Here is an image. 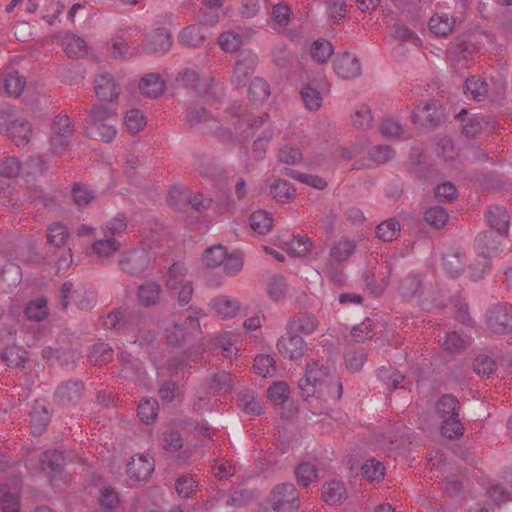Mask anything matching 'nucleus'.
Returning <instances> with one entry per match:
<instances>
[{"label": "nucleus", "instance_id": "obj_1", "mask_svg": "<svg viewBox=\"0 0 512 512\" xmlns=\"http://www.w3.org/2000/svg\"><path fill=\"white\" fill-rule=\"evenodd\" d=\"M436 413L442 419L441 434L448 439L462 436L464 427L459 420L460 403L450 394L443 395L435 405Z\"/></svg>", "mask_w": 512, "mask_h": 512}, {"label": "nucleus", "instance_id": "obj_2", "mask_svg": "<svg viewBox=\"0 0 512 512\" xmlns=\"http://www.w3.org/2000/svg\"><path fill=\"white\" fill-rule=\"evenodd\" d=\"M504 235H499L495 230L483 231L479 233L475 239V247L480 256L479 266L482 271L479 274L472 273L471 276L474 280L482 279L490 270V258L501 251L500 238Z\"/></svg>", "mask_w": 512, "mask_h": 512}, {"label": "nucleus", "instance_id": "obj_3", "mask_svg": "<svg viewBox=\"0 0 512 512\" xmlns=\"http://www.w3.org/2000/svg\"><path fill=\"white\" fill-rule=\"evenodd\" d=\"M206 315L205 311L201 308L189 307L184 323L176 324L174 330L167 335V338L172 344H178L181 340L201 334L200 319Z\"/></svg>", "mask_w": 512, "mask_h": 512}, {"label": "nucleus", "instance_id": "obj_4", "mask_svg": "<svg viewBox=\"0 0 512 512\" xmlns=\"http://www.w3.org/2000/svg\"><path fill=\"white\" fill-rule=\"evenodd\" d=\"M151 262V253L143 247L122 253L118 260L121 270L133 277H140L150 267Z\"/></svg>", "mask_w": 512, "mask_h": 512}, {"label": "nucleus", "instance_id": "obj_5", "mask_svg": "<svg viewBox=\"0 0 512 512\" xmlns=\"http://www.w3.org/2000/svg\"><path fill=\"white\" fill-rule=\"evenodd\" d=\"M270 502L276 512H296L300 506L296 487L292 483L276 486L272 491Z\"/></svg>", "mask_w": 512, "mask_h": 512}, {"label": "nucleus", "instance_id": "obj_6", "mask_svg": "<svg viewBox=\"0 0 512 512\" xmlns=\"http://www.w3.org/2000/svg\"><path fill=\"white\" fill-rule=\"evenodd\" d=\"M489 329L498 334L512 332V306L507 303H497L486 312Z\"/></svg>", "mask_w": 512, "mask_h": 512}, {"label": "nucleus", "instance_id": "obj_7", "mask_svg": "<svg viewBox=\"0 0 512 512\" xmlns=\"http://www.w3.org/2000/svg\"><path fill=\"white\" fill-rule=\"evenodd\" d=\"M329 366L320 365L319 361L313 360L306 366L305 377L299 381V389L304 398L312 396L317 385H320L330 375Z\"/></svg>", "mask_w": 512, "mask_h": 512}, {"label": "nucleus", "instance_id": "obj_8", "mask_svg": "<svg viewBox=\"0 0 512 512\" xmlns=\"http://www.w3.org/2000/svg\"><path fill=\"white\" fill-rule=\"evenodd\" d=\"M257 62L258 58L256 54L250 51L240 52L233 70L231 84L235 88L245 86L254 73Z\"/></svg>", "mask_w": 512, "mask_h": 512}, {"label": "nucleus", "instance_id": "obj_9", "mask_svg": "<svg viewBox=\"0 0 512 512\" xmlns=\"http://www.w3.org/2000/svg\"><path fill=\"white\" fill-rule=\"evenodd\" d=\"M178 86L191 89L198 95H206L212 88V78L200 77L198 73L190 68H185L178 73L176 79Z\"/></svg>", "mask_w": 512, "mask_h": 512}, {"label": "nucleus", "instance_id": "obj_10", "mask_svg": "<svg viewBox=\"0 0 512 512\" xmlns=\"http://www.w3.org/2000/svg\"><path fill=\"white\" fill-rule=\"evenodd\" d=\"M96 303V296L93 290H60L59 304L63 309L71 305L87 310Z\"/></svg>", "mask_w": 512, "mask_h": 512}, {"label": "nucleus", "instance_id": "obj_11", "mask_svg": "<svg viewBox=\"0 0 512 512\" xmlns=\"http://www.w3.org/2000/svg\"><path fill=\"white\" fill-rule=\"evenodd\" d=\"M21 481L12 479L9 483H0V508L2 512H18L20 509Z\"/></svg>", "mask_w": 512, "mask_h": 512}, {"label": "nucleus", "instance_id": "obj_12", "mask_svg": "<svg viewBox=\"0 0 512 512\" xmlns=\"http://www.w3.org/2000/svg\"><path fill=\"white\" fill-rule=\"evenodd\" d=\"M443 117L441 108L436 101H428L423 106H417L412 115V121L423 127L437 126Z\"/></svg>", "mask_w": 512, "mask_h": 512}, {"label": "nucleus", "instance_id": "obj_13", "mask_svg": "<svg viewBox=\"0 0 512 512\" xmlns=\"http://www.w3.org/2000/svg\"><path fill=\"white\" fill-rule=\"evenodd\" d=\"M277 349L282 356L291 360H298L306 351V343L295 331L287 329V335L278 340Z\"/></svg>", "mask_w": 512, "mask_h": 512}, {"label": "nucleus", "instance_id": "obj_14", "mask_svg": "<svg viewBox=\"0 0 512 512\" xmlns=\"http://www.w3.org/2000/svg\"><path fill=\"white\" fill-rule=\"evenodd\" d=\"M155 469L154 458L149 454H138L131 458L127 465L130 478L137 481L147 480Z\"/></svg>", "mask_w": 512, "mask_h": 512}, {"label": "nucleus", "instance_id": "obj_15", "mask_svg": "<svg viewBox=\"0 0 512 512\" xmlns=\"http://www.w3.org/2000/svg\"><path fill=\"white\" fill-rule=\"evenodd\" d=\"M172 46L171 33L166 28H157L143 46V51L149 54L163 55Z\"/></svg>", "mask_w": 512, "mask_h": 512}, {"label": "nucleus", "instance_id": "obj_16", "mask_svg": "<svg viewBox=\"0 0 512 512\" xmlns=\"http://www.w3.org/2000/svg\"><path fill=\"white\" fill-rule=\"evenodd\" d=\"M334 70L343 79H353L361 75V64L355 55L345 52L335 58Z\"/></svg>", "mask_w": 512, "mask_h": 512}, {"label": "nucleus", "instance_id": "obj_17", "mask_svg": "<svg viewBox=\"0 0 512 512\" xmlns=\"http://www.w3.org/2000/svg\"><path fill=\"white\" fill-rule=\"evenodd\" d=\"M94 89L100 100L108 102L116 100L119 95V85L108 72L101 73L95 78Z\"/></svg>", "mask_w": 512, "mask_h": 512}, {"label": "nucleus", "instance_id": "obj_18", "mask_svg": "<svg viewBox=\"0 0 512 512\" xmlns=\"http://www.w3.org/2000/svg\"><path fill=\"white\" fill-rule=\"evenodd\" d=\"M83 385L80 381L70 380L62 383L55 391V400L62 405L76 403L82 396Z\"/></svg>", "mask_w": 512, "mask_h": 512}, {"label": "nucleus", "instance_id": "obj_19", "mask_svg": "<svg viewBox=\"0 0 512 512\" xmlns=\"http://www.w3.org/2000/svg\"><path fill=\"white\" fill-rule=\"evenodd\" d=\"M187 272L188 270L183 263L176 262L172 264L165 276L167 288H192V281Z\"/></svg>", "mask_w": 512, "mask_h": 512}, {"label": "nucleus", "instance_id": "obj_20", "mask_svg": "<svg viewBox=\"0 0 512 512\" xmlns=\"http://www.w3.org/2000/svg\"><path fill=\"white\" fill-rule=\"evenodd\" d=\"M487 223L491 229L498 232L499 235H506L509 228V215L502 206H491L486 214Z\"/></svg>", "mask_w": 512, "mask_h": 512}, {"label": "nucleus", "instance_id": "obj_21", "mask_svg": "<svg viewBox=\"0 0 512 512\" xmlns=\"http://www.w3.org/2000/svg\"><path fill=\"white\" fill-rule=\"evenodd\" d=\"M12 141L18 147L26 146L32 135L31 124L26 120H10L6 126Z\"/></svg>", "mask_w": 512, "mask_h": 512}, {"label": "nucleus", "instance_id": "obj_22", "mask_svg": "<svg viewBox=\"0 0 512 512\" xmlns=\"http://www.w3.org/2000/svg\"><path fill=\"white\" fill-rule=\"evenodd\" d=\"M206 30L201 25H189L180 32L179 41L188 48L200 47L206 40Z\"/></svg>", "mask_w": 512, "mask_h": 512}, {"label": "nucleus", "instance_id": "obj_23", "mask_svg": "<svg viewBox=\"0 0 512 512\" xmlns=\"http://www.w3.org/2000/svg\"><path fill=\"white\" fill-rule=\"evenodd\" d=\"M30 418L31 433L41 435L49 423L50 414L43 403L36 401L30 412Z\"/></svg>", "mask_w": 512, "mask_h": 512}, {"label": "nucleus", "instance_id": "obj_24", "mask_svg": "<svg viewBox=\"0 0 512 512\" xmlns=\"http://www.w3.org/2000/svg\"><path fill=\"white\" fill-rule=\"evenodd\" d=\"M355 250L356 243L354 240L341 238L339 241L332 245L329 252V260L343 264L349 260V258L354 254Z\"/></svg>", "mask_w": 512, "mask_h": 512}, {"label": "nucleus", "instance_id": "obj_25", "mask_svg": "<svg viewBox=\"0 0 512 512\" xmlns=\"http://www.w3.org/2000/svg\"><path fill=\"white\" fill-rule=\"evenodd\" d=\"M186 120L190 126L211 122V131L219 128L218 121L204 107L197 104L188 106Z\"/></svg>", "mask_w": 512, "mask_h": 512}, {"label": "nucleus", "instance_id": "obj_26", "mask_svg": "<svg viewBox=\"0 0 512 512\" xmlns=\"http://www.w3.org/2000/svg\"><path fill=\"white\" fill-rule=\"evenodd\" d=\"M470 345V338L467 335L453 331L446 333L441 341V346L449 354H458Z\"/></svg>", "mask_w": 512, "mask_h": 512}, {"label": "nucleus", "instance_id": "obj_27", "mask_svg": "<svg viewBox=\"0 0 512 512\" xmlns=\"http://www.w3.org/2000/svg\"><path fill=\"white\" fill-rule=\"evenodd\" d=\"M347 496L344 483L332 480L323 486L322 498L329 505L341 504Z\"/></svg>", "mask_w": 512, "mask_h": 512}, {"label": "nucleus", "instance_id": "obj_28", "mask_svg": "<svg viewBox=\"0 0 512 512\" xmlns=\"http://www.w3.org/2000/svg\"><path fill=\"white\" fill-rule=\"evenodd\" d=\"M139 88L146 96L157 98L165 92L166 86L159 74L151 73L141 79Z\"/></svg>", "mask_w": 512, "mask_h": 512}, {"label": "nucleus", "instance_id": "obj_29", "mask_svg": "<svg viewBox=\"0 0 512 512\" xmlns=\"http://www.w3.org/2000/svg\"><path fill=\"white\" fill-rule=\"evenodd\" d=\"M210 306L222 319L234 317L240 308L238 301L226 296L214 299L211 301Z\"/></svg>", "mask_w": 512, "mask_h": 512}, {"label": "nucleus", "instance_id": "obj_30", "mask_svg": "<svg viewBox=\"0 0 512 512\" xmlns=\"http://www.w3.org/2000/svg\"><path fill=\"white\" fill-rule=\"evenodd\" d=\"M464 93L468 98L476 101H482L487 96L488 84L481 77H469L465 81Z\"/></svg>", "mask_w": 512, "mask_h": 512}, {"label": "nucleus", "instance_id": "obj_31", "mask_svg": "<svg viewBox=\"0 0 512 512\" xmlns=\"http://www.w3.org/2000/svg\"><path fill=\"white\" fill-rule=\"evenodd\" d=\"M238 406L247 414L260 415L263 411L262 402L250 390L241 391L238 395Z\"/></svg>", "mask_w": 512, "mask_h": 512}, {"label": "nucleus", "instance_id": "obj_32", "mask_svg": "<svg viewBox=\"0 0 512 512\" xmlns=\"http://www.w3.org/2000/svg\"><path fill=\"white\" fill-rule=\"evenodd\" d=\"M46 235L49 244L57 248L65 246L70 236L68 228L62 222H55L49 225Z\"/></svg>", "mask_w": 512, "mask_h": 512}, {"label": "nucleus", "instance_id": "obj_33", "mask_svg": "<svg viewBox=\"0 0 512 512\" xmlns=\"http://www.w3.org/2000/svg\"><path fill=\"white\" fill-rule=\"evenodd\" d=\"M1 358L9 367L22 368L27 361V351L21 346H10L4 349Z\"/></svg>", "mask_w": 512, "mask_h": 512}, {"label": "nucleus", "instance_id": "obj_34", "mask_svg": "<svg viewBox=\"0 0 512 512\" xmlns=\"http://www.w3.org/2000/svg\"><path fill=\"white\" fill-rule=\"evenodd\" d=\"M64 51L70 58L79 59L87 54L86 42L74 34L67 35L63 39Z\"/></svg>", "mask_w": 512, "mask_h": 512}, {"label": "nucleus", "instance_id": "obj_35", "mask_svg": "<svg viewBox=\"0 0 512 512\" xmlns=\"http://www.w3.org/2000/svg\"><path fill=\"white\" fill-rule=\"evenodd\" d=\"M454 20L447 14L434 15L429 20V28L437 36L446 37L453 30Z\"/></svg>", "mask_w": 512, "mask_h": 512}, {"label": "nucleus", "instance_id": "obj_36", "mask_svg": "<svg viewBox=\"0 0 512 512\" xmlns=\"http://www.w3.org/2000/svg\"><path fill=\"white\" fill-rule=\"evenodd\" d=\"M237 341L236 333L224 331L215 337L214 345L222 349L225 357H229L239 351V348L236 347Z\"/></svg>", "mask_w": 512, "mask_h": 512}, {"label": "nucleus", "instance_id": "obj_37", "mask_svg": "<svg viewBox=\"0 0 512 512\" xmlns=\"http://www.w3.org/2000/svg\"><path fill=\"white\" fill-rule=\"evenodd\" d=\"M295 188L292 183L278 179L270 186V194L278 202L285 203L292 199L295 195Z\"/></svg>", "mask_w": 512, "mask_h": 512}, {"label": "nucleus", "instance_id": "obj_38", "mask_svg": "<svg viewBox=\"0 0 512 512\" xmlns=\"http://www.w3.org/2000/svg\"><path fill=\"white\" fill-rule=\"evenodd\" d=\"M273 225V219L265 210H258L250 216V227L259 234L268 233Z\"/></svg>", "mask_w": 512, "mask_h": 512}, {"label": "nucleus", "instance_id": "obj_39", "mask_svg": "<svg viewBox=\"0 0 512 512\" xmlns=\"http://www.w3.org/2000/svg\"><path fill=\"white\" fill-rule=\"evenodd\" d=\"M42 469L52 473H61L64 464V456L56 450L45 451L40 459Z\"/></svg>", "mask_w": 512, "mask_h": 512}, {"label": "nucleus", "instance_id": "obj_40", "mask_svg": "<svg viewBox=\"0 0 512 512\" xmlns=\"http://www.w3.org/2000/svg\"><path fill=\"white\" fill-rule=\"evenodd\" d=\"M318 326L317 319L310 314H302L287 325L289 331H300L306 335L313 333Z\"/></svg>", "mask_w": 512, "mask_h": 512}, {"label": "nucleus", "instance_id": "obj_41", "mask_svg": "<svg viewBox=\"0 0 512 512\" xmlns=\"http://www.w3.org/2000/svg\"><path fill=\"white\" fill-rule=\"evenodd\" d=\"M115 111L110 107L104 105H94L91 109L90 115L87 118V123L90 126H97L103 123H108L115 118Z\"/></svg>", "mask_w": 512, "mask_h": 512}, {"label": "nucleus", "instance_id": "obj_42", "mask_svg": "<svg viewBox=\"0 0 512 512\" xmlns=\"http://www.w3.org/2000/svg\"><path fill=\"white\" fill-rule=\"evenodd\" d=\"M297 482L303 487L309 486L318 479V470L311 462H303L295 469Z\"/></svg>", "mask_w": 512, "mask_h": 512}, {"label": "nucleus", "instance_id": "obj_43", "mask_svg": "<svg viewBox=\"0 0 512 512\" xmlns=\"http://www.w3.org/2000/svg\"><path fill=\"white\" fill-rule=\"evenodd\" d=\"M227 256V249L223 245H214L205 250L203 254V263L210 267L216 268L222 265Z\"/></svg>", "mask_w": 512, "mask_h": 512}, {"label": "nucleus", "instance_id": "obj_44", "mask_svg": "<svg viewBox=\"0 0 512 512\" xmlns=\"http://www.w3.org/2000/svg\"><path fill=\"white\" fill-rule=\"evenodd\" d=\"M26 86L25 77L21 76L18 72H9L5 75L3 87L5 91L12 96L18 97L23 92Z\"/></svg>", "mask_w": 512, "mask_h": 512}, {"label": "nucleus", "instance_id": "obj_45", "mask_svg": "<svg viewBox=\"0 0 512 512\" xmlns=\"http://www.w3.org/2000/svg\"><path fill=\"white\" fill-rule=\"evenodd\" d=\"M424 219L431 227L441 229L446 225L449 215L445 208L433 206L425 211Z\"/></svg>", "mask_w": 512, "mask_h": 512}, {"label": "nucleus", "instance_id": "obj_46", "mask_svg": "<svg viewBox=\"0 0 512 512\" xmlns=\"http://www.w3.org/2000/svg\"><path fill=\"white\" fill-rule=\"evenodd\" d=\"M248 93L251 100L262 103L270 96V85L263 78L256 77L250 83Z\"/></svg>", "mask_w": 512, "mask_h": 512}, {"label": "nucleus", "instance_id": "obj_47", "mask_svg": "<svg viewBox=\"0 0 512 512\" xmlns=\"http://www.w3.org/2000/svg\"><path fill=\"white\" fill-rule=\"evenodd\" d=\"M312 245V241L308 237L298 236L286 244V250L289 255L302 258L310 253Z\"/></svg>", "mask_w": 512, "mask_h": 512}, {"label": "nucleus", "instance_id": "obj_48", "mask_svg": "<svg viewBox=\"0 0 512 512\" xmlns=\"http://www.w3.org/2000/svg\"><path fill=\"white\" fill-rule=\"evenodd\" d=\"M120 361L124 377L134 378V376L139 377L141 375L143 370L142 363L131 354L122 352L120 354Z\"/></svg>", "mask_w": 512, "mask_h": 512}, {"label": "nucleus", "instance_id": "obj_49", "mask_svg": "<svg viewBox=\"0 0 512 512\" xmlns=\"http://www.w3.org/2000/svg\"><path fill=\"white\" fill-rule=\"evenodd\" d=\"M113 357V350L109 344L97 343L92 346L89 353V360L94 365H102L109 362Z\"/></svg>", "mask_w": 512, "mask_h": 512}, {"label": "nucleus", "instance_id": "obj_50", "mask_svg": "<svg viewBox=\"0 0 512 512\" xmlns=\"http://www.w3.org/2000/svg\"><path fill=\"white\" fill-rule=\"evenodd\" d=\"M120 249V243L116 239H109L104 237L103 239L97 240L92 245V252L99 258H106Z\"/></svg>", "mask_w": 512, "mask_h": 512}, {"label": "nucleus", "instance_id": "obj_51", "mask_svg": "<svg viewBox=\"0 0 512 512\" xmlns=\"http://www.w3.org/2000/svg\"><path fill=\"white\" fill-rule=\"evenodd\" d=\"M324 275L330 279L335 286L346 285V276L341 263L328 260L323 268Z\"/></svg>", "mask_w": 512, "mask_h": 512}, {"label": "nucleus", "instance_id": "obj_52", "mask_svg": "<svg viewBox=\"0 0 512 512\" xmlns=\"http://www.w3.org/2000/svg\"><path fill=\"white\" fill-rule=\"evenodd\" d=\"M443 267L450 277H457L463 271L464 256L458 252L445 254Z\"/></svg>", "mask_w": 512, "mask_h": 512}, {"label": "nucleus", "instance_id": "obj_53", "mask_svg": "<svg viewBox=\"0 0 512 512\" xmlns=\"http://www.w3.org/2000/svg\"><path fill=\"white\" fill-rule=\"evenodd\" d=\"M25 314L27 315L28 319L34 320V321H42L44 320L48 314V306H47V300L46 299H36L34 301H31L28 303V305L25 308Z\"/></svg>", "mask_w": 512, "mask_h": 512}, {"label": "nucleus", "instance_id": "obj_54", "mask_svg": "<svg viewBox=\"0 0 512 512\" xmlns=\"http://www.w3.org/2000/svg\"><path fill=\"white\" fill-rule=\"evenodd\" d=\"M400 231V224L396 219H388L380 223L376 228V234L384 242H390Z\"/></svg>", "mask_w": 512, "mask_h": 512}, {"label": "nucleus", "instance_id": "obj_55", "mask_svg": "<svg viewBox=\"0 0 512 512\" xmlns=\"http://www.w3.org/2000/svg\"><path fill=\"white\" fill-rule=\"evenodd\" d=\"M158 414V403L155 399H143L138 405V416L144 423H152Z\"/></svg>", "mask_w": 512, "mask_h": 512}, {"label": "nucleus", "instance_id": "obj_56", "mask_svg": "<svg viewBox=\"0 0 512 512\" xmlns=\"http://www.w3.org/2000/svg\"><path fill=\"white\" fill-rule=\"evenodd\" d=\"M124 123L129 133L136 134L145 127L146 118L142 111L132 109L126 113Z\"/></svg>", "mask_w": 512, "mask_h": 512}, {"label": "nucleus", "instance_id": "obj_57", "mask_svg": "<svg viewBox=\"0 0 512 512\" xmlns=\"http://www.w3.org/2000/svg\"><path fill=\"white\" fill-rule=\"evenodd\" d=\"M272 56L274 63L282 69L289 68L294 62L293 54L287 45L283 43H279L274 47Z\"/></svg>", "mask_w": 512, "mask_h": 512}, {"label": "nucleus", "instance_id": "obj_58", "mask_svg": "<svg viewBox=\"0 0 512 512\" xmlns=\"http://www.w3.org/2000/svg\"><path fill=\"white\" fill-rule=\"evenodd\" d=\"M362 474L369 481H379L385 475V466L376 459L367 460L362 465Z\"/></svg>", "mask_w": 512, "mask_h": 512}, {"label": "nucleus", "instance_id": "obj_59", "mask_svg": "<svg viewBox=\"0 0 512 512\" xmlns=\"http://www.w3.org/2000/svg\"><path fill=\"white\" fill-rule=\"evenodd\" d=\"M333 54V46L330 41L317 40L311 47V55L319 63H325Z\"/></svg>", "mask_w": 512, "mask_h": 512}, {"label": "nucleus", "instance_id": "obj_60", "mask_svg": "<svg viewBox=\"0 0 512 512\" xmlns=\"http://www.w3.org/2000/svg\"><path fill=\"white\" fill-rule=\"evenodd\" d=\"M301 98L305 107L311 111L318 110L322 104L320 92L310 84L306 85L301 90Z\"/></svg>", "mask_w": 512, "mask_h": 512}, {"label": "nucleus", "instance_id": "obj_61", "mask_svg": "<svg viewBox=\"0 0 512 512\" xmlns=\"http://www.w3.org/2000/svg\"><path fill=\"white\" fill-rule=\"evenodd\" d=\"M176 491L183 498H190L196 492L197 481L192 475H182L176 480Z\"/></svg>", "mask_w": 512, "mask_h": 512}, {"label": "nucleus", "instance_id": "obj_62", "mask_svg": "<svg viewBox=\"0 0 512 512\" xmlns=\"http://www.w3.org/2000/svg\"><path fill=\"white\" fill-rule=\"evenodd\" d=\"M52 134L60 135L63 137H72L74 127L67 115H57L52 122Z\"/></svg>", "mask_w": 512, "mask_h": 512}, {"label": "nucleus", "instance_id": "obj_63", "mask_svg": "<svg viewBox=\"0 0 512 512\" xmlns=\"http://www.w3.org/2000/svg\"><path fill=\"white\" fill-rule=\"evenodd\" d=\"M255 372L262 376H272L275 372V361L270 355H258L254 360Z\"/></svg>", "mask_w": 512, "mask_h": 512}, {"label": "nucleus", "instance_id": "obj_64", "mask_svg": "<svg viewBox=\"0 0 512 512\" xmlns=\"http://www.w3.org/2000/svg\"><path fill=\"white\" fill-rule=\"evenodd\" d=\"M496 369V362L487 355H480L474 361L475 372L483 377H490Z\"/></svg>", "mask_w": 512, "mask_h": 512}]
</instances>
